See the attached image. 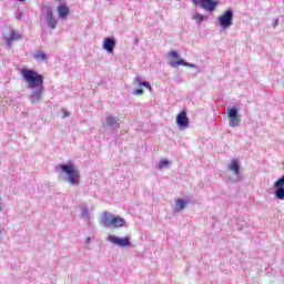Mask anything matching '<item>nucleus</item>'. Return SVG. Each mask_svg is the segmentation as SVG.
I'll list each match as a JSON object with an SVG mask.
<instances>
[{
	"mask_svg": "<svg viewBox=\"0 0 284 284\" xmlns=\"http://www.w3.org/2000/svg\"><path fill=\"white\" fill-rule=\"evenodd\" d=\"M229 170L239 176L241 174V165L239 164V159H234L229 165Z\"/></svg>",
	"mask_w": 284,
	"mask_h": 284,
	"instance_id": "11",
	"label": "nucleus"
},
{
	"mask_svg": "<svg viewBox=\"0 0 284 284\" xmlns=\"http://www.w3.org/2000/svg\"><path fill=\"white\" fill-rule=\"evenodd\" d=\"M133 94H134L135 97H141V94H143V89H136V90L133 92Z\"/></svg>",
	"mask_w": 284,
	"mask_h": 284,
	"instance_id": "24",
	"label": "nucleus"
},
{
	"mask_svg": "<svg viewBox=\"0 0 284 284\" xmlns=\"http://www.w3.org/2000/svg\"><path fill=\"white\" fill-rule=\"evenodd\" d=\"M184 209H185V201L182 199H178L175 202L174 211L183 212Z\"/></svg>",
	"mask_w": 284,
	"mask_h": 284,
	"instance_id": "14",
	"label": "nucleus"
},
{
	"mask_svg": "<svg viewBox=\"0 0 284 284\" xmlns=\"http://www.w3.org/2000/svg\"><path fill=\"white\" fill-rule=\"evenodd\" d=\"M176 124L179 125V128H189L190 126V118H187L186 110H182L176 115Z\"/></svg>",
	"mask_w": 284,
	"mask_h": 284,
	"instance_id": "6",
	"label": "nucleus"
},
{
	"mask_svg": "<svg viewBox=\"0 0 284 284\" xmlns=\"http://www.w3.org/2000/svg\"><path fill=\"white\" fill-rule=\"evenodd\" d=\"M275 196L280 201H284V186H275Z\"/></svg>",
	"mask_w": 284,
	"mask_h": 284,
	"instance_id": "16",
	"label": "nucleus"
},
{
	"mask_svg": "<svg viewBox=\"0 0 284 284\" xmlns=\"http://www.w3.org/2000/svg\"><path fill=\"white\" fill-rule=\"evenodd\" d=\"M21 75L23 77L24 81L28 83V88L30 90H34L38 88V91L31 94L32 103H37L41 99V94H43V74L30 70V69H22L20 71Z\"/></svg>",
	"mask_w": 284,
	"mask_h": 284,
	"instance_id": "1",
	"label": "nucleus"
},
{
	"mask_svg": "<svg viewBox=\"0 0 284 284\" xmlns=\"http://www.w3.org/2000/svg\"><path fill=\"white\" fill-rule=\"evenodd\" d=\"M229 119L231 128H239L241 123V118H239V111L235 108L229 109Z\"/></svg>",
	"mask_w": 284,
	"mask_h": 284,
	"instance_id": "8",
	"label": "nucleus"
},
{
	"mask_svg": "<svg viewBox=\"0 0 284 284\" xmlns=\"http://www.w3.org/2000/svg\"><path fill=\"white\" fill-rule=\"evenodd\" d=\"M21 39V34L17 33L14 30L10 31V38L8 39V44L11 45L12 41H19Z\"/></svg>",
	"mask_w": 284,
	"mask_h": 284,
	"instance_id": "15",
	"label": "nucleus"
},
{
	"mask_svg": "<svg viewBox=\"0 0 284 284\" xmlns=\"http://www.w3.org/2000/svg\"><path fill=\"white\" fill-rule=\"evenodd\" d=\"M169 57L171 59H179V52L172 50V51L169 52Z\"/></svg>",
	"mask_w": 284,
	"mask_h": 284,
	"instance_id": "23",
	"label": "nucleus"
},
{
	"mask_svg": "<svg viewBox=\"0 0 284 284\" xmlns=\"http://www.w3.org/2000/svg\"><path fill=\"white\" fill-rule=\"evenodd\" d=\"M47 24L51 28V30H55L57 26H59V21L54 17V12L51 7H48L47 10Z\"/></svg>",
	"mask_w": 284,
	"mask_h": 284,
	"instance_id": "9",
	"label": "nucleus"
},
{
	"mask_svg": "<svg viewBox=\"0 0 284 284\" xmlns=\"http://www.w3.org/2000/svg\"><path fill=\"white\" fill-rule=\"evenodd\" d=\"M88 214H90V212L88 211V209H83V210H82V216H88Z\"/></svg>",
	"mask_w": 284,
	"mask_h": 284,
	"instance_id": "26",
	"label": "nucleus"
},
{
	"mask_svg": "<svg viewBox=\"0 0 284 284\" xmlns=\"http://www.w3.org/2000/svg\"><path fill=\"white\" fill-rule=\"evenodd\" d=\"M274 187H284V174L274 183Z\"/></svg>",
	"mask_w": 284,
	"mask_h": 284,
	"instance_id": "21",
	"label": "nucleus"
},
{
	"mask_svg": "<svg viewBox=\"0 0 284 284\" xmlns=\"http://www.w3.org/2000/svg\"><path fill=\"white\" fill-rule=\"evenodd\" d=\"M102 224L104 227H123L125 220L121 219V216L110 215V213L104 212L102 214Z\"/></svg>",
	"mask_w": 284,
	"mask_h": 284,
	"instance_id": "2",
	"label": "nucleus"
},
{
	"mask_svg": "<svg viewBox=\"0 0 284 284\" xmlns=\"http://www.w3.org/2000/svg\"><path fill=\"white\" fill-rule=\"evenodd\" d=\"M108 241H110V243H113V245H119V247H129V245H131L130 237L121 239L114 235H109Z\"/></svg>",
	"mask_w": 284,
	"mask_h": 284,
	"instance_id": "7",
	"label": "nucleus"
},
{
	"mask_svg": "<svg viewBox=\"0 0 284 284\" xmlns=\"http://www.w3.org/2000/svg\"><path fill=\"white\" fill-rule=\"evenodd\" d=\"M217 20L221 28L226 30V28H230L232 26V21H234V11H232V9L226 10L217 18Z\"/></svg>",
	"mask_w": 284,
	"mask_h": 284,
	"instance_id": "4",
	"label": "nucleus"
},
{
	"mask_svg": "<svg viewBox=\"0 0 284 284\" xmlns=\"http://www.w3.org/2000/svg\"><path fill=\"white\" fill-rule=\"evenodd\" d=\"M176 65H184V68H190V67H192V64L185 62V60H183V59H180V60H178V61H175V62H171V67H172V68H176Z\"/></svg>",
	"mask_w": 284,
	"mask_h": 284,
	"instance_id": "17",
	"label": "nucleus"
},
{
	"mask_svg": "<svg viewBox=\"0 0 284 284\" xmlns=\"http://www.w3.org/2000/svg\"><path fill=\"white\" fill-rule=\"evenodd\" d=\"M58 13L61 19H68L70 14V7L61 4L58 7Z\"/></svg>",
	"mask_w": 284,
	"mask_h": 284,
	"instance_id": "12",
	"label": "nucleus"
},
{
	"mask_svg": "<svg viewBox=\"0 0 284 284\" xmlns=\"http://www.w3.org/2000/svg\"><path fill=\"white\" fill-rule=\"evenodd\" d=\"M133 84L136 85L138 88H148V90H149L150 92H152V85H150V82H143V81L141 80V78H135V79L133 80Z\"/></svg>",
	"mask_w": 284,
	"mask_h": 284,
	"instance_id": "13",
	"label": "nucleus"
},
{
	"mask_svg": "<svg viewBox=\"0 0 284 284\" xmlns=\"http://www.w3.org/2000/svg\"><path fill=\"white\" fill-rule=\"evenodd\" d=\"M18 1H26V0H18Z\"/></svg>",
	"mask_w": 284,
	"mask_h": 284,
	"instance_id": "28",
	"label": "nucleus"
},
{
	"mask_svg": "<svg viewBox=\"0 0 284 284\" xmlns=\"http://www.w3.org/2000/svg\"><path fill=\"white\" fill-rule=\"evenodd\" d=\"M1 210H3V205H0V212H1Z\"/></svg>",
	"mask_w": 284,
	"mask_h": 284,
	"instance_id": "27",
	"label": "nucleus"
},
{
	"mask_svg": "<svg viewBox=\"0 0 284 284\" xmlns=\"http://www.w3.org/2000/svg\"><path fill=\"white\" fill-rule=\"evenodd\" d=\"M170 165V161L168 160H162L161 162L158 163V168L160 170H163V168H168Z\"/></svg>",
	"mask_w": 284,
	"mask_h": 284,
	"instance_id": "22",
	"label": "nucleus"
},
{
	"mask_svg": "<svg viewBox=\"0 0 284 284\" xmlns=\"http://www.w3.org/2000/svg\"><path fill=\"white\" fill-rule=\"evenodd\" d=\"M116 47V41L112 38H105L103 41V48L109 52V54L114 53V48Z\"/></svg>",
	"mask_w": 284,
	"mask_h": 284,
	"instance_id": "10",
	"label": "nucleus"
},
{
	"mask_svg": "<svg viewBox=\"0 0 284 284\" xmlns=\"http://www.w3.org/2000/svg\"><path fill=\"white\" fill-rule=\"evenodd\" d=\"M193 19H194L195 21H197L199 23H202V21H205V16H203V14H201V13H195V14L193 16Z\"/></svg>",
	"mask_w": 284,
	"mask_h": 284,
	"instance_id": "20",
	"label": "nucleus"
},
{
	"mask_svg": "<svg viewBox=\"0 0 284 284\" xmlns=\"http://www.w3.org/2000/svg\"><path fill=\"white\" fill-rule=\"evenodd\" d=\"M119 124V119L114 118V116H108L106 118V125H118Z\"/></svg>",
	"mask_w": 284,
	"mask_h": 284,
	"instance_id": "19",
	"label": "nucleus"
},
{
	"mask_svg": "<svg viewBox=\"0 0 284 284\" xmlns=\"http://www.w3.org/2000/svg\"><path fill=\"white\" fill-rule=\"evenodd\" d=\"M59 169L69 176V182L71 185H79L80 175L79 171L74 169L72 164H60Z\"/></svg>",
	"mask_w": 284,
	"mask_h": 284,
	"instance_id": "3",
	"label": "nucleus"
},
{
	"mask_svg": "<svg viewBox=\"0 0 284 284\" xmlns=\"http://www.w3.org/2000/svg\"><path fill=\"white\" fill-rule=\"evenodd\" d=\"M63 119L70 116V112L62 110Z\"/></svg>",
	"mask_w": 284,
	"mask_h": 284,
	"instance_id": "25",
	"label": "nucleus"
},
{
	"mask_svg": "<svg viewBox=\"0 0 284 284\" xmlns=\"http://www.w3.org/2000/svg\"><path fill=\"white\" fill-rule=\"evenodd\" d=\"M34 59H37V61H45L48 59V55L45 54V52L38 51L34 54Z\"/></svg>",
	"mask_w": 284,
	"mask_h": 284,
	"instance_id": "18",
	"label": "nucleus"
},
{
	"mask_svg": "<svg viewBox=\"0 0 284 284\" xmlns=\"http://www.w3.org/2000/svg\"><path fill=\"white\" fill-rule=\"evenodd\" d=\"M192 3L201 6V8L207 12H214L219 6V1L216 0H192Z\"/></svg>",
	"mask_w": 284,
	"mask_h": 284,
	"instance_id": "5",
	"label": "nucleus"
}]
</instances>
